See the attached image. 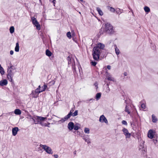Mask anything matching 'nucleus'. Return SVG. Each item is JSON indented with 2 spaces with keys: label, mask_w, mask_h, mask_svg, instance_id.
<instances>
[{
  "label": "nucleus",
  "mask_w": 158,
  "mask_h": 158,
  "mask_svg": "<svg viewBox=\"0 0 158 158\" xmlns=\"http://www.w3.org/2000/svg\"><path fill=\"white\" fill-rule=\"evenodd\" d=\"M105 47L104 44L99 43L97 44L93 49V56L94 59L95 60H98L99 58L101 50L103 49Z\"/></svg>",
  "instance_id": "nucleus-1"
},
{
  "label": "nucleus",
  "mask_w": 158,
  "mask_h": 158,
  "mask_svg": "<svg viewBox=\"0 0 158 158\" xmlns=\"http://www.w3.org/2000/svg\"><path fill=\"white\" fill-rule=\"evenodd\" d=\"M30 117L33 120L34 123L35 124L39 123L42 126L45 127H48V125L50 124V123L48 122L47 123L44 122V121L47 119V118L46 117L36 116H34L33 117L30 116Z\"/></svg>",
  "instance_id": "nucleus-2"
},
{
  "label": "nucleus",
  "mask_w": 158,
  "mask_h": 158,
  "mask_svg": "<svg viewBox=\"0 0 158 158\" xmlns=\"http://www.w3.org/2000/svg\"><path fill=\"white\" fill-rule=\"evenodd\" d=\"M105 27V30L106 31H108L110 33H113L114 32V30L113 27L110 24L107 23L103 24Z\"/></svg>",
  "instance_id": "nucleus-3"
},
{
  "label": "nucleus",
  "mask_w": 158,
  "mask_h": 158,
  "mask_svg": "<svg viewBox=\"0 0 158 158\" xmlns=\"http://www.w3.org/2000/svg\"><path fill=\"white\" fill-rule=\"evenodd\" d=\"M40 147L43 149L46 152L49 154H52L53 153L52 150L51 148L48 146L46 145L40 144Z\"/></svg>",
  "instance_id": "nucleus-4"
},
{
  "label": "nucleus",
  "mask_w": 158,
  "mask_h": 158,
  "mask_svg": "<svg viewBox=\"0 0 158 158\" xmlns=\"http://www.w3.org/2000/svg\"><path fill=\"white\" fill-rule=\"evenodd\" d=\"M31 19L33 24L36 27V29L38 30H40V25L36 19L34 17H32Z\"/></svg>",
  "instance_id": "nucleus-5"
},
{
  "label": "nucleus",
  "mask_w": 158,
  "mask_h": 158,
  "mask_svg": "<svg viewBox=\"0 0 158 158\" xmlns=\"http://www.w3.org/2000/svg\"><path fill=\"white\" fill-rule=\"evenodd\" d=\"M47 86L46 85H44V86L41 87L40 85H39L38 87L36 89V92L39 93L41 92L44 91Z\"/></svg>",
  "instance_id": "nucleus-6"
},
{
  "label": "nucleus",
  "mask_w": 158,
  "mask_h": 158,
  "mask_svg": "<svg viewBox=\"0 0 158 158\" xmlns=\"http://www.w3.org/2000/svg\"><path fill=\"white\" fill-rule=\"evenodd\" d=\"M123 134L125 136V138L126 139H130L131 136V134L128 132V130L125 128H123Z\"/></svg>",
  "instance_id": "nucleus-7"
},
{
  "label": "nucleus",
  "mask_w": 158,
  "mask_h": 158,
  "mask_svg": "<svg viewBox=\"0 0 158 158\" xmlns=\"http://www.w3.org/2000/svg\"><path fill=\"white\" fill-rule=\"evenodd\" d=\"M155 135V131L152 130H149L148 133V136L150 139H152L154 138Z\"/></svg>",
  "instance_id": "nucleus-8"
},
{
  "label": "nucleus",
  "mask_w": 158,
  "mask_h": 158,
  "mask_svg": "<svg viewBox=\"0 0 158 158\" xmlns=\"http://www.w3.org/2000/svg\"><path fill=\"white\" fill-rule=\"evenodd\" d=\"M73 111L71 110L70 113L66 116L64 118H62L59 121V122H60L61 123H63L65 121L68 119L69 118H70L72 115V113H73Z\"/></svg>",
  "instance_id": "nucleus-9"
},
{
  "label": "nucleus",
  "mask_w": 158,
  "mask_h": 158,
  "mask_svg": "<svg viewBox=\"0 0 158 158\" xmlns=\"http://www.w3.org/2000/svg\"><path fill=\"white\" fill-rule=\"evenodd\" d=\"M14 76V73L12 72L10 69H8L7 71V77L10 79L11 81H12L13 77Z\"/></svg>",
  "instance_id": "nucleus-10"
},
{
  "label": "nucleus",
  "mask_w": 158,
  "mask_h": 158,
  "mask_svg": "<svg viewBox=\"0 0 158 158\" xmlns=\"http://www.w3.org/2000/svg\"><path fill=\"white\" fill-rule=\"evenodd\" d=\"M99 121L101 123H108V121L104 115H102L100 116Z\"/></svg>",
  "instance_id": "nucleus-11"
},
{
  "label": "nucleus",
  "mask_w": 158,
  "mask_h": 158,
  "mask_svg": "<svg viewBox=\"0 0 158 158\" xmlns=\"http://www.w3.org/2000/svg\"><path fill=\"white\" fill-rule=\"evenodd\" d=\"M19 131L18 127H16L13 128L12 129V134L13 136H15L17 134L18 132Z\"/></svg>",
  "instance_id": "nucleus-12"
},
{
  "label": "nucleus",
  "mask_w": 158,
  "mask_h": 158,
  "mask_svg": "<svg viewBox=\"0 0 158 158\" xmlns=\"http://www.w3.org/2000/svg\"><path fill=\"white\" fill-rule=\"evenodd\" d=\"M8 82L6 79H3L0 81V85L1 86L6 85L7 84Z\"/></svg>",
  "instance_id": "nucleus-13"
},
{
  "label": "nucleus",
  "mask_w": 158,
  "mask_h": 158,
  "mask_svg": "<svg viewBox=\"0 0 158 158\" xmlns=\"http://www.w3.org/2000/svg\"><path fill=\"white\" fill-rule=\"evenodd\" d=\"M74 124L73 122H70L68 124V127L69 129L70 130H72L74 128Z\"/></svg>",
  "instance_id": "nucleus-14"
},
{
  "label": "nucleus",
  "mask_w": 158,
  "mask_h": 158,
  "mask_svg": "<svg viewBox=\"0 0 158 158\" xmlns=\"http://www.w3.org/2000/svg\"><path fill=\"white\" fill-rule=\"evenodd\" d=\"M39 94V93L36 92L35 89V91H32L31 94L33 97L36 98L38 97Z\"/></svg>",
  "instance_id": "nucleus-15"
},
{
  "label": "nucleus",
  "mask_w": 158,
  "mask_h": 158,
  "mask_svg": "<svg viewBox=\"0 0 158 158\" xmlns=\"http://www.w3.org/2000/svg\"><path fill=\"white\" fill-rule=\"evenodd\" d=\"M114 49L115 52L116 54L117 55H118L120 53V51L119 49V48L117 47L116 45H114Z\"/></svg>",
  "instance_id": "nucleus-16"
},
{
  "label": "nucleus",
  "mask_w": 158,
  "mask_h": 158,
  "mask_svg": "<svg viewBox=\"0 0 158 158\" xmlns=\"http://www.w3.org/2000/svg\"><path fill=\"white\" fill-rule=\"evenodd\" d=\"M14 113L16 115H20L21 114V111L19 109H16L14 111Z\"/></svg>",
  "instance_id": "nucleus-17"
},
{
  "label": "nucleus",
  "mask_w": 158,
  "mask_h": 158,
  "mask_svg": "<svg viewBox=\"0 0 158 158\" xmlns=\"http://www.w3.org/2000/svg\"><path fill=\"white\" fill-rule=\"evenodd\" d=\"M97 10L98 11L99 14L101 15L102 16L103 15V13L101 9L99 7H97L96 8Z\"/></svg>",
  "instance_id": "nucleus-18"
},
{
  "label": "nucleus",
  "mask_w": 158,
  "mask_h": 158,
  "mask_svg": "<svg viewBox=\"0 0 158 158\" xmlns=\"http://www.w3.org/2000/svg\"><path fill=\"white\" fill-rule=\"evenodd\" d=\"M152 121L153 123H156L157 121V119L154 115L153 114L152 115Z\"/></svg>",
  "instance_id": "nucleus-19"
},
{
  "label": "nucleus",
  "mask_w": 158,
  "mask_h": 158,
  "mask_svg": "<svg viewBox=\"0 0 158 158\" xmlns=\"http://www.w3.org/2000/svg\"><path fill=\"white\" fill-rule=\"evenodd\" d=\"M144 10L145 12L147 13L149 12L150 11V9L147 6H145L144 7Z\"/></svg>",
  "instance_id": "nucleus-20"
},
{
  "label": "nucleus",
  "mask_w": 158,
  "mask_h": 158,
  "mask_svg": "<svg viewBox=\"0 0 158 158\" xmlns=\"http://www.w3.org/2000/svg\"><path fill=\"white\" fill-rule=\"evenodd\" d=\"M15 51L16 52H18L19 51V45L18 43H17L16 44Z\"/></svg>",
  "instance_id": "nucleus-21"
},
{
  "label": "nucleus",
  "mask_w": 158,
  "mask_h": 158,
  "mask_svg": "<svg viewBox=\"0 0 158 158\" xmlns=\"http://www.w3.org/2000/svg\"><path fill=\"white\" fill-rule=\"evenodd\" d=\"M46 54L48 56L50 57L51 56L52 53L48 50H47L46 51Z\"/></svg>",
  "instance_id": "nucleus-22"
},
{
  "label": "nucleus",
  "mask_w": 158,
  "mask_h": 158,
  "mask_svg": "<svg viewBox=\"0 0 158 158\" xmlns=\"http://www.w3.org/2000/svg\"><path fill=\"white\" fill-rule=\"evenodd\" d=\"M101 94L100 93H99L96 94L95 98L97 100H99L101 98Z\"/></svg>",
  "instance_id": "nucleus-23"
},
{
  "label": "nucleus",
  "mask_w": 158,
  "mask_h": 158,
  "mask_svg": "<svg viewBox=\"0 0 158 158\" xmlns=\"http://www.w3.org/2000/svg\"><path fill=\"white\" fill-rule=\"evenodd\" d=\"M80 125L79 124H76L74 127V129L75 130H77L80 128Z\"/></svg>",
  "instance_id": "nucleus-24"
},
{
  "label": "nucleus",
  "mask_w": 158,
  "mask_h": 158,
  "mask_svg": "<svg viewBox=\"0 0 158 158\" xmlns=\"http://www.w3.org/2000/svg\"><path fill=\"white\" fill-rule=\"evenodd\" d=\"M84 131L85 133L89 134L90 133L89 129L87 127H85L84 129Z\"/></svg>",
  "instance_id": "nucleus-25"
},
{
  "label": "nucleus",
  "mask_w": 158,
  "mask_h": 158,
  "mask_svg": "<svg viewBox=\"0 0 158 158\" xmlns=\"http://www.w3.org/2000/svg\"><path fill=\"white\" fill-rule=\"evenodd\" d=\"M10 32L11 34L14 33L15 31V28L13 26L11 27L10 28Z\"/></svg>",
  "instance_id": "nucleus-26"
},
{
  "label": "nucleus",
  "mask_w": 158,
  "mask_h": 158,
  "mask_svg": "<svg viewBox=\"0 0 158 158\" xmlns=\"http://www.w3.org/2000/svg\"><path fill=\"white\" fill-rule=\"evenodd\" d=\"M85 141L87 142L88 143H91V141L90 139L89 138H83Z\"/></svg>",
  "instance_id": "nucleus-27"
},
{
  "label": "nucleus",
  "mask_w": 158,
  "mask_h": 158,
  "mask_svg": "<svg viewBox=\"0 0 158 158\" xmlns=\"http://www.w3.org/2000/svg\"><path fill=\"white\" fill-rule=\"evenodd\" d=\"M0 73L2 75L4 74L5 73V72L4 71V69L2 67L0 68Z\"/></svg>",
  "instance_id": "nucleus-28"
},
{
  "label": "nucleus",
  "mask_w": 158,
  "mask_h": 158,
  "mask_svg": "<svg viewBox=\"0 0 158 158\" xmlns=\"http://www.w3.org/2000/svg\"><path fill=\"white\" fill-rule=\"evenodd\" d=\"M78 114V111L76 110L72 114V115L73 116H77Z\"/></svg>",
  "instance_id": "nucleus-29"
},
{
  "label": "nucleus",
  "mask_w": 158,
  "mask_h": 158,
  "mask_svg": "<svg viewBox=\"0 0 158 158\" xmlns=\"http://www.w3.org/2000/svg\"><path fill=\"white\" fill-rule=\"evenodd\" d=\"M108 9H109L110 11L113 12H114L115 11V9L112 7H109V8H108Z\"/></svg>",
  "instance_id": "nucleus-30"
},
{
  "label": "nucleus",
  "mask_w": 158,
  "mask_h": 158,
  "mask_svg": "<svg viewBox=\"0 0 158 158\" xmlns=\"http://www.w3.org/2000/svg\"><path fill=\"white\" fill-rule=\"evenodd\" d=\"M67 36L69 39L71 38V35L70 32H68L67 33Z\"/></svg>",
  "instance_id": "nucleus-31"
},
{
  "label": "nucleus",
  "mask_w": 158,
  "mask_h": 158,
  "mask_svg": "<svg viewBox=\"0 0 158 158\" xmlns=\"http://www.w3.org/2000/svg\"><path fill=\"white\" fill-rule=\"evenodd\" d=\"M141 107L143 109V110L145 109L146 108V106L145 104L144 103L142 104L141 105Z\"/></svg>",
  "instance_id": "nucleus-32"
},
{
  "label": "nucleus",
  "mask_w": 158,
  "mask_h": 158,
  "mask_svg": "<svg viewBox=\"0 0 158 158\" xmlns=\"http://www.w3.org/2000/svg\"><path fill=\"white\" fill-rule=\"evenodd\" d=\"M91 63V64L92 65L94 66H95L96 64H97V62H93V61H92Z\"/></svg>",
  "instance_id": "nucleus-33"
},
{
  "label": "nucleus",
  "mask_w": 158,
  "mask_h": 158,
  "mask_svg": "<svg viewBox=\"0 0 158 158\" xmlns=\"http://www.w3.org/2000/svg\"><path fill=\"white\" fill-rule=\"evenodd\" d=\"M125 111L126 112H127L128 113V114H130V112L129 111L128 109L127 106H126V107Z\"/></svg>",
  "instance_id": "nucleus-34"
},
{
  "label": "nucleus",
  "mask_w": 158,
  "mask_h": 158,
  "mask_svg": "<svg viewBox=\"0 0 158 158\" xmlns=\"http://www.w3.org/2000/svg\"><path fill=\"white\" fill-rule=\"evenodd\" d=\"M122 123L123 124L125 125H127V122L125 120L122 121Z\"/></svg>",
  "instance_id": "nucleus-35"
},
{
  "label": "nucleus",
  "mask_w": 158,
  "mask_h": 158,
  "mask_svg": "<svg viewBox=\"0 0 158 158\" xmlns=\"http://www.w3.org/2000/svg\"><path fill=\"white\" fill-rule=\"evenodd\" d=\"M50 1L53 3L54 6H55L56 3V1L55 0H50Z\"/></svg>",
  "instance_id": "nucleus-36"
},
{
  "label": "nucleus",
  "mask_w": 158,
  "mask_h": 158,
  "mask_svg": "<svg viewBox=\"0 0 158 158\" xmlns=\"http://www.w3.org/2000/svg\"><path fill=\"white\" fill-rule=\"evenodd\" d=\"M94 85L96 87V88L97 89L98 88V84L97 83H96L94 84Z\"/></svg>",
  "instance_id": "nucleus-37"
},
{
  "label": "nucleus",
  "mask_w": 158,
  "mask_h": 158,
  "mask_svg": "<svg viewBox=\"0 0 158 158\" xmlns=\"http://www.w3.org/2000/svg\"><path fill=\"white\" fill-rule=\"evenodd\" d=\"M10 54L11 55H12L14 54V51L12 50H11L10 52Z\"/></svg>",
  "instance_id": "nucleus-38"
},
{
  "label": "nucleus",
  "mask_w": 158,
  "mask_h": 158,
  "mask_svg": "<svg viewBox=\"0 0 158 158\" xmlns=\"http://www.w3.org/2000/svg\"><path fill=\"white\" fill-rule=\"evenodd\" d=\"M54 156L55 158H57L58 157L57 154H55L54 155Z\"/></svg>",
  "instance_id": "nucleus-39"
},
{
  "label": "nucleus",
  "mask_w": 158,
  "mask_h": 158,
  "mask_svg": "<svg viewBox=\"0 0 158 158\" xmlns=\"http://www.w3.org/2000/svg\"><path fill=\"white\" fill-rule=\"evenodd\" d=\"M111 67L110 65H108L107 66V68L109 69H111Z\"/></svg>",
  "instance_id": "nucleus-40"
},
{
  "label": "nucleus",
  "mask_w": 158,
  "mask_h": 158,
  "mask_svg": "<svg viewBox=\"0 0 158 158\" xmlns=\"http://www.w3.org/2000/svg\"><path fill=\"white\" fill-rule=\"evenodd\" d=\"M124 75L125 76H126L127 75V73L125 72L124 73Z\"/></svg>",
  "instance_id": "nucleus-41"
},
{
  "label": "nucleus",
  "mask_w": 158,
  "mask_h": 158,
  "mask_svg": "<svg viewBox=\"0 0 158 158\" xmlns=\"http://www.w3.org/2000/svg\"><path fill=\"white\" fill-rule=\"evenodd\" d=\"M30 116H31V115H29L28 117V118L29 119H32L31 117H30Z\"/></svg>",
  "instance_id": "nucleus-42"
},
{
  "label": "nucleus",
  "mask_w": 158,
  "mask_h": 158,
  "mask_svg": "<svg viewBox=\"0 0 158 158\" xmlns=\"http://www.w3.org/2000/svg\"><path fill=\"white\" fill-rule=\"evenodd\" d=\"M108 80H111V78H110V77H109V78H108Z\"/></svg>",
  "instance_id": "nucleus-43"
},
{
  "label": "nucleus",
  "mask_w": 158,
  "mask_h": 158,
  "mask_svg": "<svg viewBox=\"0 0 158 158\" xmlns=\"http://www.w3.org/2000/svg\"><path fill=\"white\" fill-rule=\"evenodd\" d=\"M81 1V2H82L83 1V0H80Z\"/></svg>",
  "instance_id": "nucleus-44"
}]
</instances>
